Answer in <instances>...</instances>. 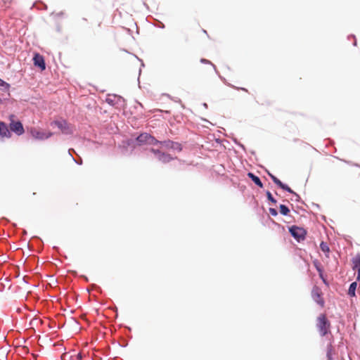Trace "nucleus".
Returning a JSON list of instances; mask_svg holds the SVG:
<instances>
[{
    "label": "nucleus",
    "instance_id": "nucleus-33",
    "mask_svg": "<svg viewBox=\"0 0 360 360\" xmlns=\"http://www.w3.org/2000/svg\"><path fill=\"white\" fill-rule=\"evenodd\" d=\"M176 160H178V162H179V163L180 165H181V164H182V162H183L184 164V163H186L187 165H192V162H186L185 160H182L181 159H176Z\"/></svg>",
    "mask_w": 360,
    "mask_h": 360
},
{
    "label": "nucleus",
    "instance_id": "nucleus-13",
    "mask_svg": "<svg viewBox=\"0 0 360 360\" xmlns=\"http://www.w3.org/2000/svg\"><path fill=\"white\" fill-rule=\"evenodd\" d=\"M11 87V86L8 82L4 81L3 79H1L0 77V90L4 92L8 93V96H11V94H10Z\"/></svg>",
    "mask_w": 360,
    "mask_h": 360
},
{
    "label": "nucleus",
    "instance_id": "nucleus-8",
    "mask_svg": "<svg viewBox=\"0 0 360 360\" xmlns=\"http://www.w3.org/2000/svg\"><path fill=\"white\" fill-rule=\"evenodd\" d=\"M288 230L290 235L297 242L300 243V241L304 240L305 239L307 231L304 228L293 225L292 226H290Z\"/></svg>",
    "mask_w": 360,
    "mask_h": 360
},
{
    "label": "nucleus",
    "instance_id": "nucleus-5",
    "mask_svg": "<svg viewBox=\"0 0 360 360\" xmlns=\"http://www.w3.org/2000/svg\"><path fill=\"white\" fill-rule=\"evenodd\" d=\"M160 146L161 148L172 152H180L183 149L181 143L172 141L170 139L159 141V143L156 145Z\"/></svg>",
    "mask_w": 360,
    "mask_h": 360
},
{
    "label": "nucleus",
    "instance_id": "nucleus-28",
    "mask_svg": "<svg viewBox=\"0 0 360 360\" xmlns=\"http://www.w3.org/2000/svg\"><path fill=\"white\" fill-rule=\"evenodd\" d=\"M314 266H315L316 271L319 273H321V271H323L322 267L321 266L320 264L318 262H314Z\"/></svg>",
    "mask_w": 360,
    "mask_h": 360
},
{
    "label": "nucleus",
    "instance_id": "nucleus-21",
    "mask_svg": "<svg viewBox=\"0 0 360 360\" xmlns=\"http://www.w3.org/2000/svg\"><path fill=\"white\" fill-rule=\"evenodd\" d=\"M281 189L287 191L288 193H295V192L285 184H283V182L281 183V184L279 186Z\"/></svg>",
    "mask_w": 360,
    "mask_h": 360
},
{
    "label": "nucleus",
    "instance_id": "nucleus-17",
    "mask_svg": "<svg viewBox=\"0 0 360 360\" xmlns=\"http://www.w3.org/2000/svg\"><path fill=\"white\" fill-rule=\"evenodd\" d=\"M280 212L282 215L287 216L290 212V209L285 205H280L279 206Z\"/></svg>",
    "mask_w": 360,
    "mask_h": 360
},
{
    "label": "nucleus",
    "instance_id": "nucleus-37",
    "mask_svg": "<svg viewBox=\"0 0 360 360\" xmlns=\"http://www.w3.org/2000/svg\"><path fill=\"white\" fill-rule=\"evenodd\" d=\"M159 27L161 29H164L165 27V25L163 22H160V26Z\"/></svg>",
    "mask_w": 360,
    "mask_h": 360
},
{
    "label": "nucleus",
    "instance_id": "nucleus-6",
    "mask_svg": "<svg viewBox=\"0 0 360 360\" xmlns=\"http://www.w3.org/2000/svg\"><path fill=\"white\" fill-rule=\"evenodd\" d=\"M51 124L57 127L63 134L72 135L74 134L73 127L64 119L55 120Z\"/></svg>",
    "mask_w": 360,
    "mask_h": 360
},
{
    "label": "nucleus",
    "instance_id": "nucleus-30",
    "mask_svg": "<svg viewBox=\"0 0 360 360\" xmlns=\"http://www.w3.org/2000/svg\"><path fill=\"white\" fill-rule=\"evenodd\" d=\"M319 276L320 278L323 281V283L328 285V283L323 276V271H321V273H319Z\"/></svg>",
    "mask_w": 360,
    "mask_h": 360
},
{
    "label": "nucleus",
    "instance_id": "nucleus-39",
    "mask_svg": "<svg viewBox=\"0 0 360 360\" xmlns=\"http://www.w3.org/2000/svg\"><path fill=\"white\" fill-rule=\"evenodd\" d=\"M162 162H163V163H167V162H169V159L164 158V159H162Z\"/></svg>",
    "mask_w": 360,
    "mask_h": 360
},
{
    "label": "nucleus",
    "instance_id": "nucleus-23",
    "mask_svg": "<svg viewBox=\"0 0 360 360\" xmlns=\"http://www.w3.org/2000/svg\"><path fill=\"white\" fill-rule=\"evenodd\" d=\"M351 39H353L352 45H353L354 46H357V39H356V36H355L354 34H349V35L347 36V39H348V40H350Z\"/></svg>",
    "mask_w": 360,
    "mask_h": 360
},
{
    "label": "nucleus",
    "instance_id": "nucleus-2",
    "mask_svg": "<svg viewBox=\"0 0 360 360\" xmlns=\"http://www.w3.org/2000/svg\"><path fill=\"white\" fill-rule=\"evenodd\" d=\"M12 133L18 136L25 134H26V131L22 121L20 120L11 121V123L8 124L5 122L0 121V140L10 139L12 136Z\"/></svg>",
    "mask_w": 360,
    "mask_h": 360
},
{
    "label": "nucleus",
    "instance_id": "nucleus-51",
    "mask_svg": "<svg viewBox=\"0 0 360 360\" xmlns=\"http://www.w3.org/2000/svg\"><path fill=\"white\" fill-rule=\"evenodd\" d=\"M309 148L311 149V150H315L314 148H312L311 146H309Z\"/></svg>",
    "mask_w": 360,
    "mask_h": 360
},
{
    "label": "nucleus",
    "instance_id": "nucleus-19",
    "mask_svg": "<svg viewBox=\"0 0 360 360\" xmlns=\"http://www.w3.org/2000/svg\"><path fill=\"white\" fill-rule=\"evenodd\" d=\"M320 248L324 252L328 253L330 252V248H329L328 244L326 243H325V242H321V243Z\"/></svg>",
    "mask_w": 360,
    "mask_h": 360
},
{
    "label": "nucleus",
    "instance_id": "nucleus-26",
    "mask_svg": "<svg viewBox=\"0 0 360 360\" xmlns=\"http://www.w3.org/2000/svg\"><path fill=\"white\" fill-rule=\"evenodd\" d=\"M65 15L64 11H60L58 13H55L54 12H52L51 13V15H54L56 18H60L63 17Z\"/></svg>",
    "mask_w": 360,
    "mask_h": 360
},
{
    "label": "nucleus",
    "instance_id": "nucleus-42",
    "mask_svg": "<svg viewBox=\"0 0 360 360\" xmlns=\"http://www.w3.org/2000/svg\"><path fill=\"white\" fill-rule=\"evenodd\" d=\"M327 356H328V359L331 360V356L329 354V352L327 353Z\"/></svg>",
    "mask_w": 360,
    "mask_h": 360
},
{
    "label": "nucleus",
    "instance_id": "nucleus-48",
    "mask_svg": "<svg viewBox=\"0 0 360 360\" xmlns=\"http://www.w3.org/2000/svg\"><path fill=\"white\" fill-rule=\"evenodd\" d=\"M217 143H221V141L219 139H217L216 140Z\"/></svg>",
    "mask_w": 360,
    "mask_h": 360
},
{
    "label": "nucleus",
    "instance_id": "nucleus-34",
    "mask_svg": "<svg viewBox=\"0 0 360 360\" xmlns=\"http://www.w3.org/2000/svg\"><path fill=\"white\" fill-rule=\"evenodd\" d=\"M56 32H61L62 31V27H61V25L59 24V23H56Z\"/></svg>",
    "mask_w": 360,
    "mask_h": 360
},
{
    "label": "nucleus",
    "instance_id": "nucleus-14",
    "mask_svg": "<svg viewBox=\"0 0 360 360\" xmlns=\"http://www.w3.org/2000/svg\"><path fill=\"white\" fill-rule=\"evenodd\" d=\"M247 175L257 186L259 188H263V184L259 176L252 172H248Z\"/></svg>",
    "mask_w": 360,
    "mask_h": 360
},
{
    "label": "nucleus",
    "instance_id": "nucleus-32",
    "mask_svg": "<svg viewBox=\"0 0 360 360\" xmlns=\"http://www.w3.org/2000/svg\"><path fill=\"white\" fill-rule=\"evenodd\" d=\"M68 153L69 155H70L71 158H74V156H73V155H74V153H76V151L75 150V149H74V148H69V149L68 150Z\"/></svg>",
    "mask_w": 360,
    "mask_h": 360
},
{
    "label": "nucleus",
    "instance_id": "nucleus-9",
    "mask_svg": "<svg viewBox=\"0 0 360 360\" xmlns=\"http://www.w3.org/2000/svg\"><path fill=\"white\" fill-rule=\"evenodd\" d=\"M33 65L35 68H38L40 71L43 72L46 68V63L45 58L39 53H34L32 58Z\"/></svg>",
    "mask_w": 360,
    "mask_h": 360
},
{
    "label": "nucleus",
    "instance_id": "nucleus-46",
    "mask_svg": "<svg viewBox=\"0 0 360 360\" xmlns=\"http://www.w3.org/2000/svg\"><path fill=\"white\" fill-rule=\"evenodd\" d=\"M204 122H209V121L207 119H202Z\"/></svg>",
    "mask_w": 360,
    "mask_h": 360
},
{
    "label": "nucleus",
    "instance_id": "nucleus-27",
    "mask_svg": "<svg viewBox=\"0 0 360 360\" xmlns=\"http://www.w3.org/2000/svg\"><path fill=\"white\" fill-rule=\"evenodd\" d=\"M138 60L141 62V67L139 68V75H141V68L145 67V64H144V62L142 59H140L139 58H137ZM139 77H140V75H139ZM138 82H139V77H138Z\"/></svg>",
    "mask_w": 360,
    "mask_h": 360
},
{
    "label": "nucleus",
    "instance_id": "nucleus-36",
    "mask_svg": "<svg viewBox=\"0 0 360 360\" xmlns=\"http://www.w3.org/2000/svg\"><path fill=\"white\" fill-rule=\"evenodd\" d=\"M294 195V196L295 197V200L299 202L300 200V197L298 194H297L295 192V193H292Z\"/></svg>",
    "mask_w": 360,
    "mask_h": 360
},
{
    "label": "nucleus",
    "instance_id": "nucleus-7",
    "mask_svg": "<svg viewBox=\"0 0 360 360\" xmlns=\"http://www.w3.org/2000/svg\"><path fill=\"white\" fill-rule=\"evenodd\" d=\"M316 326L319 329L321 336H326L330 331V323L325 314H321L318 317Z\"/></svg>",
    "mask_w": 360,
    "mask_h": 360
},
{
    "label": "nucleus",
    "instance_id": "nucleus-47",
    "mask_svg": "<svg viewBox=\"0 0 360 360\" xmlns=\"http://www.w3.org/2000/svg\"><path fill=\"white\" fill-rule=\"evenodd\" d=\"M82 20H83V21H86V20H87V19H86V18H82Z\"/></svg>",
    "mask_w": 360,
    "mask_h": 360
},
{
    "label": "nucleus",
    "instance_id": "nucleus-22",
    "mask_svg": "<svg viewBox=\"0 0 360 360\" xmlns=\"http://www.w3.org/2000/svg\"><path fill=\"white\" fill-rule=\"evenodd\" d=\"M163 96H167L169 98H170L171 100L174 101V102L181 103V106L184 108V105H183V103L181 102V100L179 98L172 97L171 95H169L168 94H163Z\"/></svg>",
    "mask_w": 360,
    "mask_h": 360
},
{
    "label": "nucleus",
    "instance_id": "nucleus-18",
    "mask_svg": "<svg viewBox=\"0 0 360 360\" xmlns=\"http://www.w3.org/2000/svg\"><path fill=\"white\" fill-rule=\"evenodd\" d=\"M266 195L268 200H269L271 202L274 204H276L277 202V200L274 198V196L272 195L271 193L269 191H266Z\"/></svg>",
    "mask_w": 360,
    "mask_h": 360
},
{
    "label": "nucleus",
    "instance_id": "nucleus-4",
    "mask_svg": "<svg viewBox=\"0 0 360 360\" xmlns=\"http://www.w3.org/2000/svg\"><path fill=\"white\" fill-rule=\"evenodd\" d=\"M105 102L112 107L125 109L127 107L126 99L120 95L116 94H108L106 95Z\"/></svg>",
    "mask_w": 360,
    "mask_h": 360
},
{
    "label": "nucleus",
    "instance_id": "nucleus-1",
    "mask_svg": "<svg viewBox=\"0 0 360 360\" xmlns=\"http://www.w3.org/2000/svg\"><path fill=\"white\" fill-rule=\"evenodd\" d=\"M159 141L150 133L141 132L139 135L132 138H127L122 141L121 147L124 149L133 150L135 146H156Z\"/></svg>",
    "mask_w": 360,
    "mask_h": 360
},
{
    "label": "nucleus",
    "instance_id": "nucleus-49",
    "mask_svg": "<svg viewBox=\"0 0 360 360\" xmlns=\"http://www.w3.org/2000/svg\"><path fill=\"white\" fill-rule=\"evenodd\" d=\"M331 158H338V156H335V155H331Z\"/></svg>",
    "mask_w": 360,
    "mask_h": 360
},
{
    "label": "nucleus",
    "instance_id": "nucleus-31",
    "mask_svg": "<svg viewBox=\"0 0 360 360\" xmlns=\"http://www.w3.org/2000/svg\"><path fill=\"white\" fill-rule=\"evenodd\" d=\"M269 213L272 215V216H277L278 215V212L277 210L275 209V208H269Z\"/></svg>",
    "mask_w": 360,
    "mask_h": 360
},
{
    "label": "nucleus",
    "instance_id": "nucleus-45",
    "mask_svg": "<svg viewBox=\"0 0 360 360\" xmlns=\"http://www.w3.org/2000/svg\"><path fill=\"white\" fill-rule=\"evenodd\" d=\"M239 146H240L243 150H245V146H244V145H243V144H241V143H240Z\"/></svg>",
    "mask_w": 360,
    "mask_h": 360
},
{
    "label": "nucleus",
    "instance_id": "nucleus-24",
    "mask_svg": "<svg viewBox=\"0 0 360 360\" xmlns=\"http://www.w3.org/2000/svg\"><path fill=\"white\" fill-rule=\"evenodd\" d=\"M8 120L9 121V123H11V121H16L18 120L19 119L15 114L11 113L8 115Z\"/></svg>",
    "mask_w": 360,
    "mask_h": 360
},
{
    "label": "nucleus",
    "instance_id": "nucleus-20",
    "mask_svg": "<svg viewBox=\"0 0 360 360\" xmlns=\"http://www.w3.org/2000/svg\"><path fill=\"white\" fill-rule=\"evenodd\" d=\"M268 174L269 176L271 177V180L274 181V183L276 184L279 187L282 181L274 175L270 174L269 172H268Z\"/></svg>",
    "mask_w": 360,
    "mask_h": 360
},
{
    "label": "nucleus",
    "instance_id": "nucleus-16",
    "mask_svg": "<svg viewBox=\"0 0 360 360\" xmlns=\"http://www.w3.org/2000/svg\"><path fill=\"white\" fill-rule=\"evenodd\" d=\"M357 283L356 282H352L349 287L347 294L350 297H355L356 295V289Z\"/></svg>",
    "mask_w": 360,
    "mask_h": 360
},
{
    "label": "nucleus",
    "instance_id": "nucleus-3",
    "mask_svg": "<svg viewBox=\"0 0 360 360\" xmlns=\"http://www.w3.org/2000/svg\"><path fill=\"white\" fill-rule=\"evenodd\" d=\"M53 133L49 130L37 129L33 127L26 129V139L32 141H44L53 136Z\"/></svg>",
    "mask_w": 360,
    "mask_h": 360
},
{
    "label": "nucleus",
    "instance_id": "nucleus-40",
    "mask_svg": "<svg viewBox=\"0 0 360 360\" xmlns=\"http://www.w3.org/2000/svg\"><path fill=\"white\" fill-rule=\"evenodd\" d=\"M136 102L141 106L142 108H143V105L141 103L139 102L137 100H136Z\"/></svg>",
    "mask_w": 360,
    "mask_h": 360
},
{
    "label": "nucleus",
    "instance_id": "nucleus-50",
    "mask_svg": "<svg viewBox=\"0 0 360 360\" xmlns=\"http://www.w3.org/2000/svg\"><path fill=\"white\" fill-rule=\"evenodd\" d=\"M203 32L207 34V31L205 30H202Z\"/></svg>",
    "mask_w": 360,
    "mask_h": 360
},
{
    "label": "nucleus",
    "instance_id": "nucleus-12",
    "mask_svg": "<svg viewBox=\"0 0 360 360\" xmlns=\"http://www.w3.org/2000/svg\"><path fill=\"white\" fill-rule=\"evenodd\" d=\"M353 269L357 270L356 280L360 281V255L353 258Z\"/></svg>",
    "mask_w": 360,
    "mask_h": 360
},
{
    "label": "nucleus",
    "instance_id": "nucleus-44",
    "mask_svg": "<svg viewBox=\"0 0 360 360\" xmlns=\"http://www.w3.org/2000/svg\"><path fill=\"white\" fill-rule=\"evenodd\" d=\"M4 104V100L0 97V105Z\"/></svg>",
    "mask_w": 360,
    "mask_h": 360
},
{
    "label": "nucleus",
    "instance_id": "nucleus-15",
    "mask_svg": "<svg viewBox=\"0 0 360 360\" xmlns=\"http://www.w3.org/2000/svg\"><path fill=\"white\" fill-rule=\"evenodd\" d=\"M212 68H213V69H214V70L215 73L218 75L219 78L221 79V82H222L225 85H226V86H229V87H231H231H232V86H233V84H231V83H229V82H228V81L226 80V79L224 77H223V76H221V75H220V73H219V72L218 71V70H217V68L216 65H212Z\"/></svg>",
    "mask_w": 360,
    "mask_h": 360
},
{
    "label": "nucleus",
    "instance_id": "nucleus-41",
    "mask_svg": "<svg viewBox=\"0 0 360 360\" xmlns=\"http://www.w3.org/2000/svg\"><path fill=\"white\" fill-rule=\"evenodd\" d=\"M250 154H251V155H255V150H251L250 151Z\"/></svg>",
    "mask_w": 360,
    "mask_h": 360
},
{
    "label": "nucleus",
    "instance_id": "nucleus-10",
    "mask_svg": "<svg viewBox=\"0 0 360 360\" xmlns=\"http://www.w3.org/2000/svg\"><path fill=\"white\" fill-rule=\"evenodd\" d=\"M321 290L316 286H314L311 290V297L314 301L321 307L324 305V300L321 297Z\"/></svg>",
    "mask_w": 360,
    "mask_h": 360
},
{
    "label": "nucleus",
    "instance_id": "nucleus-29",
    "mask_svg": "<svg viewBox=\"0 0 360 360\" xmlns=\"http://www.w3.org/2000/svg\"><path fill=\"white\" fill-rule=\"evenodd\" d=\"M231 88L234 89H236V90H238V91H243L248 92V89H246L245 87L236 86H234L233 84Z\"/></svg>",
    "mask_w": 360,
    "mask_h": 360
},
{
    "label": "nucleus",
    "instance_id": "nucleus-35",
    "mask_svg": "<svg viewBox=\"0 0 360 360\" xmlns=\"http://www.w3.org/2000/svg\"><path fill=\"white\" fill-rule=\"evenodd\" d=\"M74 162L79 165H81L82 164V159H76V158H74L73 159Z\"/></svg>",
    "mask_w": 360,
    "mask_h": 360
},
{
    "label": "nucleus",
    "instance_id": "nucleus-43",
    "mask_svg": "<svg viewBox=\"0 0 360 360\" xmlns=\"http://www.w3.org/2000/svg\"><path fill=\"white\" fill-rule=\"evenodd\" d=\"M4 100V103L8 101V98H2Z\"/></svg>",
    "mask_w": 360,
    "mask_h": 360
},
{
    "label": "nucleus",
    "instance_id": "nucleus-11",
    "mask_svg": "<svg viewBox=\"0 0 360 360\" xmlns=\"http://www.w3.org/2000/svg\"><path fill=\"white\" fill-rule=\"evenodd\" d=\"M150 151L154 155H158V158H173L172 155L169 154L168 152L163 150V149L161 148L160 146H158V148H151Z\"/></svg>",
    "mask_w": 360,
    "mask_h": 360
},
{
    "label": "nucleus",
    "instance_id": "nucleus-38",
    "mask_svg": "<svg viewBox=\"0 0 360 360\" xmlns=\"http://www.w3.org/2000/svg\"><path fill=\"white\" fill-rule=\"evenodd\" d=\"M202 106H203L205 108H206V109L208 108V105H207V103H202Z\"/></svg>",
    "mask_w": 360,
    "mask_h": 360
},
{
    "label": "nucleus",
    "instance_id": "nucleus-25",
    "mask_svg": "<svg viewBox=\"0 0 360 360\" xmlns=\"http://www.w3.org/2000/svg\"><path fill=\"white\" fill-rule=\"evenodd\" d=\"M200 62L202 63V64H205V65H210L212 66V65H214V63H212L210 60L208 59H206L205 58H201L200 59Z\"/></svg>",
    "mask_w": 360,
    "mask_h": 360
}]
</instances>
